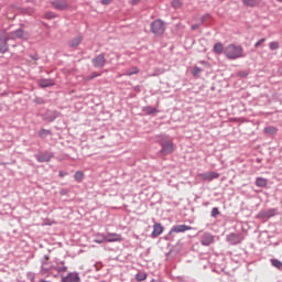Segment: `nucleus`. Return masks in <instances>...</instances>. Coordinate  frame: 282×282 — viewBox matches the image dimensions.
<instances>
[{"label":"nucleus","mask_w":282,"mask_h":282,"mask_svg":"<svg viewBox=\"0 0 282 282\" xmlns=\"http://www.w3.org/2000/svg\"><path fill=\"white\" fill-rule=\"evenodd\" d=\"M224 54L229 61H237V58H243V47L241 45L228 44Z\"/></svg>","instance_id":"nucleus-1"},{"label":"nucleus","mask_w":282,"mask_h":282,"mask_svg":"<svg viewBox=\"0 0 282 282\" xmlns=\"http://www.w3.org/2000/svg\"><path fill=\"white\" fill-rule=\"evenodd\" d=\"M159 144L162 147L161 153H163V155H170V153L175 151V145L173 144V141L169 139V137H161Z\"/></svg>","instance_id":"nucleus-2"},{"label":"nucleus","mask_w":282,"mask_h":282,"mask_svg":"<svg viewBox=\"0 0 282 282\" xmlns=\"http://www.w3.org/2000/svg\"><path fill=\"white\" fill-rule=\"evenodd\" d=\"M166 28L164 26V21L154 20L151 23V32L155 34V36H162L164 34Z\"/></svg>","instance_id":"nucleus-3"},{"label":"nucleus","mask_w":282,"mask_h":282,"mask_svg":"<svg viewBox=\"0 0 282 282\" xmlns=\"http://www.w3.org/2000/svg\"><path fill=\"white\" fill-rule=\"evenodd\" d=\"M97 241L99 243H105V241H107L108 243L120 242V241H122V235L109 232L106 236H101V239L97 240Z\"/></svg>","instance_id":"nucleus-4"},{"label":"nucleus","mask_w":282,"mask_h":282,"mask_svg":"<svg viewBox=\"0 0 282 282\" xmlns=\"http://www.w3.org/2000/svg\"><path fill=\"white\" fill-rule=\"evenodd\" d=\"M8 41H10V35L8 31L0 32V54H6L8 52Z\"/></svg>","instance_id":"nucleus-5"},{"label":"nucleus","mask_w":282,"mask_h":282,"mask_svg":"<svg viewBox=\"0 0 282 282\" xmlns=\"http://www.w3.org/2000/svg\"><path fill=\"white\" fill-rule=\"evenodd\" d=\"M203 182H213V180H219V173L217 172H205L197 175Z\"/></svg>","instance_id":"nucleus-6"},{"label":"nucleus","mask_w":282,"mask_h":282,"mask_svg":"<svg viewBox=\"0 0 282 282\" xmlns=\"http://www.w3.org/2000/svg\"><path fill=\"white\" fill-rule=\"evenodd\" d=\"M9 41L14 39H23L24 41L28 40V33H25L23 30L18 29L11 33H8Z\"/></svg>","instance_id":"nucleus-7"},{"label":"nucleus","mask_w":282,"mask_h":282,"mask_svg":"<svg viewBox=\"0 0 282 282\" xmlns=\"http://www.w3.org/2000/svg\"><path fill=\"white\" fill-rule=\"evenodd\" d=\"M107 59L105 58V54H99L95 58H93L94 67L102 68L105 67Z\"/></svg>","instance_id":"nucleus-8"},{"label":"nucleus","mask_w":282,"mask_h":282,"mask_svg":"<svg viewBox=\"0 0 282 282\" xmlns=\"http://www.w3.org/2000/svg\"><path fill=\"white\" fill-rule=\"evenodd\" d=\"M227 241L231 243V246H237V243H241L243 241V237L239 234H229L227 236Z\"/></svg>","instance_id":"nucleus-9"},{"label":"nucleus","mask_w":282,"mask_h":282,"mask_svg":"<svg viewBox=\"0 0 282 282\" xmlns=\"http://www.w3.org/2000/svg\"><path fill=\"white\" fill-rule=\"evenodd\" d=\"M62 282H80V275H78V272H70L62 278Z\"/></svg>","instance_id":"nucleus-10"},{"label":"nucleus","mask_w":282,"mask_h":282,"mask_svg":"<svg viewBox=\"0 0 282 282\" xmlns=\"http://www.w3.org/2000/svg\"><path fill=\"white\" fill-rule=\"evenodd\" d=\"M52 6L55 10H67V8H69L67 0H55L52 2Z\"/></svg>","instance_id":"nucleus-11"},{"label":"nucleus","mask_w":282,"mask_h":282,"mask_svg":"<svg viewBox=\"0 0 282 282\" xmlns=\"http://www.w3.org/2000/svg\"><path fill=\"white\" fill-rule=\"evenodd\" d=\"M186 230H193V227L188 225H176L171 229L170 235H173V232H186Z\"/></svg>","instance_id":"nucleus-12"},{"label":"nucleus","mask_w":282,"mask_h":282,"mask_svg":"<svg viewBox=\"0 0 282 282\" xmlns=\"http://www.w3.org/2000/svg\"><path fill=\"white\" fill-rule=\"evenodd\" d=\"M164 232V227L160 223H155L153 225V231H152V237L155 239V237H160Z\"/></svg>","instance_id":"nucleus-13"},{"label":"nucleus","mask_w":282,"mask_h":282,"mask_svg":"<svg viewBox=\"0 0 282 282\" xmlns=\"http://www.w3.org/2000/svg\"><path fill=\"white\" fill-rule=\"evenodd\" d=\"M202 246H210V243H215V237L210 234H205L200 240Z\"/></svg>","instance_id":"nucleus-14"},{"label":"nucleus","mask_w":282,"mask_h":282,"mask_svg":"<svg viewBox=\"0 0 282 282\" xmlns=\"http://www.w3.org/2000/svg\"><path fill=\"white\" fill-rule=\"evenodd\" d=\"M52 158H54V154H52L50 152H44L40 155H36L37 162H50V160H52Z\"/></svg>","instance_id":"nucleus-15"},{"label":"nucleus","mask_w":282,"mask_h":282,"mask_svg":"<svg viewBox=\"0 0 282 282\" xmlns=\"http://www.w3.org/2000/svg\"><path fill=\"white\" fill-rule=\"evenodd\" d=\"M276 215V209H268L267 212H262L258 215L260 219H265L270 217H274Z\"/></svg>","instance_id":"nucleus-16"},{"label":"nucleus","mask_w":282,"mask_h":282,"mask_svg":"<svg viewBox=\"0 0 282 282\" xmlns=\"http://www.w3.org/2000/svg\"><path fill=\"white\" fill-rule=\"evenodd\" d=\"M256 186H258V188H265V186H268V180L263 177H257Z\"/></svg>","instance_id":"nucleus-17"},{"label":"nucleus","mask_w":282,"mask_h":282,"mask_svg":"<svg viewBox=\"0 0 282 282\" xmlns=\"http://www.w3.org/2000/svg\"><path fill=\"white\" fill-rule=\"evenodd\" d=\"M40 87H54V82L52 79H40L39 80Z\"/></svg>","instance_id":"nucleus-18"},{"label":"nucleus","mask_w":282,"mask_h":282,"mask_svg":"<svg viewBox=\"0 0 282 282\" xmlns=\"http://www.w3.org/2000/svg\"><path fill=\"white\" fill-rule=\"evenodd\" d=\"M83 43V36H76L73 40L69 41V46L70 47H78V44Z\"/></svg>","instance_id":"nucleus-19"},{"label":"nucleus","mask_w":282,"mask_h":282,"mask_svg":"<svg viewBox=\"0 0 282 282\" xmlns=\"http://www.w3.org/2000/svg\"><path fill=\"white\" fill-rule=\"evenodd\" d=\"M214 54H224V51L226 50V48H224V44H221V43H216L215 45H214Z\"/></svg>","instance_id":"nucleus-20"},{"label":"nucleus","mask_w":282,"mask_h":282,"mask_svg":"<svg viewBox=\"0 0 282 282\" xmlns=\"http://www.w3.org/2000/svg\"><path fill=\"white\" fill-rule=\"evenodd\" d=\"M144 113H147L148 116H151L152 113H158V108L151 107V106H147L143 108Z\"/></svg>","instance_id":"nucleus-21"},{"label":"nucleus","mask_w":282,"mask_h":282,"mask_svg":"<svg viewBox=\"0 0 282 282\" xmlns=\"http://www.w3.org/2000/svg\"><path fill=\"white\" fill-rule=\"evenodd\" d=\"M140 72V68L132 67L123 73V76H133V74H138Z\"/></svg>","instance_id":"nucleus-22"},{"label":"nucleus","mask_w":282,"mask_h":282,"mask_svg":"<svg viewBox=\"0 0 282 282\" xmlns=\"http://www.w3.org/2000/svg\"><path fill=\"white\" fill-rule=\"evenodd\" d=\"M242 3L247 8H254V6H257V0H242Z\"/></svg>","instance_id":"nucleus-23"},{"label":"nucleus","mask_w":282,"mask_h":282,"mask_svg":"<svg viewBox=\"0 0 282 282\" xmlns=\"http://www.w3.org/2000/svg\"><path fill=\"white\" fill-rule=\"evenodd\" d=\"M271 264L273 265V268H276L278 270H281L282 268V262L278 259H271Z\"/></svg>","instance_id":"nucleus-24"},{"label":"nucleus","mask_w":282,"mask_h":282,"mask_svg":"<svg viewBox=\"0 0 282 282\" xmlns=\"http://www.w3.org/2000/svg\"><path fill=\"white\" fill-rule=\"evenodd\" d=\"M276 128L270 126V127H267L264 128V133H269L270 135H274V133H276Z\"/></svg>","instance_id":"nucleus-25"},{"label":"nucleus","mask_w":282,"mask_h":282,"mask_svg":"<svg viewBox=\"0 0 282 282\" xmlns=\"http://www.w3.org/2000/svg\"><path fill=\"white\" fill-rule=\"evenodd\" d=\"M84 177H85V174L80 171H77L74 175V178L76 180V182H83Z\"/></svg>","instance_id":"nucleus-26"},{"label":"nucleus","mask_w":282,"mask_h":282,"mask_svg":"<svg viewBox=\"0 0 282 282\" xmlns=\"http://www.w3.org/2000/svg\"><path fill=\"white\" fill-rule=\"evenodd\" d=\"M280 46H281V45L279 44V42L273 41V42H271V43L269 44V50H271V51L279 50Z\"/></svg>","instance_id":"nucleus-27"},{"label":"nucleus","mask_w":282,"mask_h":282,"mask_svg":"<svg viewBox=\"0 0 282 282\" xmlns=\"http://www.w3.org/2000/svg\"><path fill=\"white\" fill-rule=\"evenodd\" d=\"M50 133H52L50 130L42 129V130H40L39 135L41 138H47V135H50Z\"/></svg>","instance_id":"nucleus-28"},{"label":"nucleus","mask_w":282,"mask_h":282,"mask_svg":"<svg viewBox=\"0 0 282 282\" xmlns=\"http://www.w3.org/2000/svg\"><path fill=\"white\" fill-rule=\"evenodd\" d=\"M102 237H106V235L105 234L95 235L94 243H102V242H99L102 239Z\"/></svg>","instance_id":"nucleus-29"},{"label":"nucleus","mask_w":282,"mask_h":282,"mask_svg":"<svg viewBox=\"0 0 282 282\" xmlns=\"http://www.w3.org/2000/svg\"><path fill=\"white\" fill-rule=\"evenodd\" d=\"M137 281H147V273H138L135 275Z\"/></svg>","instance_id":"nucleus-30"},{"label":"nucleus","mask_w":282,"mask_h":282,"mask_svg":"<svg viewBox=\"0 0 282 282\" xmlns=\"http://www.w3.org/2000/svg\"><path fill=\"white\" fill-rule=\"evenodd\" d=\"M193 76H199L202 74V68L195 66L192 70Z\"/></svg>","instance_id":"nucleus-31"},{"label":"nucleus","mask_w":282,"mask_h":282,"mask_svg":"<svg viewBox=\"0 0 282 282\" xmlns=\"http://www.w3.org/2000/svg\"><path fill=\"white\" fill-rule=\"evenodd\" d=\"M172 7L173 8H182V0H173Z\"/></svg>","instance_id":"nucleus-32"},{"label":"nucleus","mask_w":282,"mask_h":282,"mask_svg":"<svg viewBox=\"0 0 282 282\" xmlns=\"http://www.w3.org/2000/svg\"><path fill=\"white\" fill-rule=\"evenodd\" d=\"M98 76H100V74L93 73L91 75L87 76L85 80H94V78H98Z\"/></svg>","instance_id":"nucleus-33"},{"label":"nucleus","mask_w":282,"mask_h":282,"mask_svg":"<svg viewBox=\"0 0 282 282\" xmlns=\"http://www.w3.org/2000/svg\"><path fill=\"white\" fill-rule=\"evenodd\" d=\"M217 215H219V208L214 207V208L212 209V217H217Z\"/></svg>","instance_id":"nucleus-34"},{"label":"nucleus","mask_w":282,"mask_h":282,"mask_svg":"<svg viewBox=\"0 0 282 282\" xmlns=\"http://www.w3.org/2000/svg\"><path fill=\"white\" fill-rule=\"evenodd\" d=\"M265 43V39H260L256 44L254 47H259L260 45H263Z\"/></svg>","instance_id":"nucleus-35"},{"label":"nucleus","mask_w":282,"mask_h":282,"mask_svg":"<svg viewBox=\"0 0 282 282\" xmlns=\"http://www.w3.org/2000/svg\"><path fill=\"white\" fill-rule=\"evenodd\" d=\"M238 76H240V78H247L248 72H246V70L240 72V73H238Z\"/></svg>","instance_id":"nucleus-36"},{"label":"nucleus","mask_w":282,"mask_h":282,"mask_svg":"<svg viewBox=\"0 0 282 282\" xmlns=\"http://www.w3.org/2000/svg\"><path fill=\"white\" fill-rule=\"evenodd\" d=\"M102 6H109L111 3V0H101Z\"/></svg>","instance_id":"nucleus-37"},{"label":"nucleus","mask_w":282,"mask_h":282,"mask_svg":"<svg viewBox=\"0 0 282 282\" xmlns=\"http://www.w3.org/2000/svg\"><path fill=\"white\" fill-rule=\"evenodd\" d=\"M191 30H199V24H193V25L191 26Z\"/></svg>","instance_id":"nucleus-38"},{"label":"nucleus","mask_w":282,"mask_h":282,"mask_svg":"<svg viewBox=\"0 0 282 282\" xmlns=\"http://www.w3.org/2000/svg\"><path fill=\"white\" fill-rule=\"evenodd\" d=\"M58 272H67V267H63V268H59L57 269Z\"/></svg>","instance_id":"nucleus-39"},{"label":"nucleus","mask_w":282,"mask_h":282,"mask_svg":"<svg viewBox=\"0 0 282 282\" xmlns=\"http://www.w3.org/2000/svg\"><path fill=\"white\" fill-rule=\"evenodd\" d=\"M138 3H140V0H131V4H132V6H135V4H138Z\"/></svg>","instance_id":"nucleus-40"},{"label":"nucleus","mask_w":282,"mask_h":282,"mask_svg":"<svg viewBox=\"0 0 282 282\" xmlns=\"http://www.w3.org/2000/svg\"><path fill=\"white\" fill-rule=\"evenodd\" d=\"M65 175H67L66 172L59 171V177H65Z\"/></svg>","instance_id":"nucleus-41"},{"label":"nucleus","mask_w":282,"mask_h":282,"mask_svg":"<svg viewBox=\"0 0 282 282\" xmlns=\"http://www.w3.org/2000/svg\"><path fill=\"white\" fill-rule=\"evenodd\" d=\"M53 18H54V15H52V13L46 14V19H53Z\"/></svg>","instance_id":"nucleus-42"},{"label":"nucleus","mask_w":282,"mask_h":282,"mask_svg":"<svg viewBox=\"0 0 282 282\" xmlns=\"http://www.w3.org/2000/svg\"><path fill=\"white\" fill-rule=\"evenodd\" d=\"M279 3H282V0H278Z\"/></svg>","instance_id":"nucleus-43"}]
</instances>
